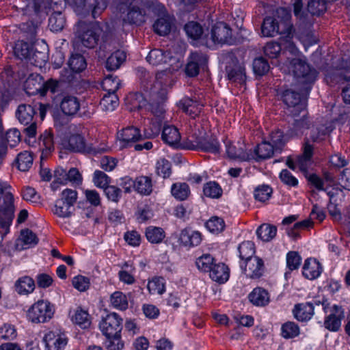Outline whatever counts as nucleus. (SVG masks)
Returning <instances> with one entry per match:
<instances>
[{"label": "nucleus", "instance_id": "f257e3e1", "mask_svg": "<svg viewBox=\"0 0 350 350\" xmlns=\"http://www.w3.org/2000/svg\"><path fill=\"white\" fill-rule=\"evenodd\" d=\"M286 49L284 53H288L292 56V59L288 64H282L280 70L284 73H292L297 78H303V83L313 81L316 76L315 70H312L306 64L305 57L299 55L289 35L286 36Z\"/></svg>", "mask_w": 350, "mask_h": 350}, {"label": "nucleus", "instance_id": "f03ea898", "mask_svg": "<svg viewBox=\"0 0 350 350\" xmlns=\"http://www.w3.org/2000/svg\"><path fill=\"white\" fill-rule=\"evenodd\" d=\"M308 180L317 190L326 192L330 200L327 207L328 211L334 220H339L341 214L335 202L338 199L341 200L344 197V193L341 188L335 184L333 177L330 174H325L324 180H321L316 174H311Z\"/></svg>", "mask_w": 350, "mask_h": 350}, {"label": "nucleus", "instance_id": "7ed1b4c3", "mask_svg": "<svg viewBox=\"0 0 350 350\" xmlns=\"http://www.w3.org/2000/svg\"><path fill=\"white\" fill-rule=\"evenodd\" d=\"M55 306L46 299H39L25 310L26 320L32 324H44L53 319Z\"/></svg>", "mask_w": 350, "mask_h": 350}, {"label": "nucleus", "instance_id": "20e7f679", "mask_svg": "<svg viewBox=\"0 0 350 350\" xmlns=\"http://www.w3.org/2000/svg\"><path fill=\"white\" fill-rule=\"evenodd\" d=\"M15 207L11 187L0 182V226L5 231L14 217Z\"/></svg>", "mask_w": 350, "mask_h": 350}, {"label": "nucleus", "instance_id": "39448f33", "mask_svg": "<svg viewBox=\"0 0 350 350\" xmlns=\"http://www.w3.org/2000/svg\"><path fill=\"white\" fill-rule=\"evenodd\" d=\"M79 31L74 42L75 47L79 49L81 46L93 48L98 42L102 29L98 23L88 25L80 24Z\"/></svg>", "mask_w": 350, "mask_h": 350}, {"label": "nucleus", "instance_id": "423d86ee", "mask_svg": "<svg viewBox=\"0 0 350 350\" xmlns=\"http://www.w3.org/2000/svg\"><path fill=\"white\" fill-rule=\"evenodd\" d=\"M146 59L152 66L167 64L166 68L169 72L178 70L182 66V57L180 54H176L172 56L170 53H165L161 49H154L150 51Z\"/></svg>", "mask_w": 350, "mask_h": 350}, {"label": "nucleus", "instance_id": "0eeeda50", "mask_svg": "<svg viewBox=\"0 0 350 350\" xmlns=\"http://www.w3.org/2000/svg\"><path fill=\"white\" fill-rule=\"evenodd\" d=\"M64 146L66 148L74 152H80L92 154L101 153L109 149V147L105 144H101L98 147L88 144L84 137L81 134L79 133L71 135L68 137V140L64 142Z\"/></svg>", "mask_w": 350, "mask_h": 350}, {"label": "nucleus", "instance_id": "6e6552de", "mask_svg": "<svg viewBox=\"0 0 350 350\" xmlns=\"http://www.w3.org/2000/svg\"><path fill=\"white\" fill-rule=\"evenodd\" d=\"M57 87V82L54 80H49L46 83L43 82L42 77L38 74L30 75L24 83L25 92L29 94L40 93L44 96L47 92L54 93Z\"/></svg>", "mask_w": 350, "mask_h": 350}, {"label": "nucleus", "instance_id": "1a4fd4ad", "mask_svg": "<svg viewBox=\"0 0 350 350\" xmlns=\"http://www.w3.org/2000/svg\"><path fill=\"white\" fill-rule=\"evenodd\" d=\"M46 350H64L68 338L66 334L59 329L47 330L43 336Z\"/></svg>", "mask_w": 350, "mask_h": 350}, {"label": "nucleus", "instance_id": "9d476101", "mask_svg": "<svg viewBox=\"0 0 350 350\" xmlns=\"http://www.w3.org/2000/svg\"><path fill=\"white\" fill-rule=\"evenodd\" d=\"M99 329L105 336L121 334L122 319L116 312H110L103 317L99 323Z\"/></svg>", "mask_w": 350, "mask_h": 350}, {"label": "nucleus", "instance_id": "9b49d317", "mask_svg": "<svg viewBox=\"0 0 350 350\" xmlns=\"http://www.w3.org/2000/svg\"><path fill=\"white\" fill-rule=\"evenodd\" d=\"M209 44H206L211 47L213 44H232L234 40L232 37L231 29L229 27L221 22L217 23L212 28L210 38L208 37Z\"/></svg>", "mask_w": 350, "mask_h": 350}, {"label": "nucleus", "instance_id": "f8f14e48", "mask_svg": "<svg viewBox=\"0 0 350 350\" xmlns=\"http://www.w3.org/2000/svg\"><path fill=\"white\" fill-rule=\"evenodd\" d=\"M240 267L245 275L250 278H258L264 271L263 260L258 256L240 262Z\"/></svg>", "mask_w": 350, "mask_h": 350}, {"label": "nucleus", "instance_id": "ddd939ff", "mask_svg": "<svg viewBox=\"0 0 350 350\" xmlns=\"http://www.w3.org/2000/svg\"><path fill=\"white\" fill-rule=\"evenodd\" d=\"M312 147L306 144L304 148L303 155L297 157L295 161L290 158L288 159L286 164L293 170H299L303 172H306L312 164Z\"/></svg>", "mask_w": 350, "mask_h": 350}, {"label": "nucleus", "instance_id": "4468645a", "mask_svg": "<svg viewBox=\"0 0 350 350\" xmlns=\"http://www.w3.org/2000/svg\"><path fill=\"white\" fill-rule=\"evenodd\" d=\"M68 317L72 323L83 329H88L92 325V318L87 310L76 307L70 310Z\"/></svg>", "mask_w": 350, "mask_h": 350}, {"label": "nucleus", "instance_id": "2eb2a0df", "mask_svg": "<svg viewBox=\"0 0 350 350\" xmlns=\"http://www.w3.org/2000/svg\"><path fill=\"white\" fill-rule=\"evenodd\" d=\"M178 239L181 245L191 247L200 244L202 235L199 231L186 228L180 232Z\"/></svg>", "mask_w": 350, "mask_h": 350}, {"label": "nucleus", "instance_id": "dca6fc26", "mask_svg": "<svg viewBox=\"0 0 350 350\" xmlns=\"http://www.w3.org/2000/svg\"><path fill=\"white\" fill-rule=\"evenodd\" d=\"M193 150H201L213 154L219 152L220 146L217 140L214 137H200L197 138L196 141L189 147Z\"/></svg>", "mask_w": 350, "mask_h": 350}, {"label": "nucleus", "instance_id": "f3484780", "mask_svg": "<svg viewBox=\"0 0 350 350\" xmlns=\"http://www.w3.org/2000/svg\"><path fill=\"white\" fill-rule=\"evenodd\" d=\"M142 138L137 128L130 126L122 129L117 134V139L121 148H126Z\"/></svg>", "mask_w": 350, "mask_h": 350}, {"label": "nucleus", "instance_id": "a211bd4d", "mask_svg": "<svg viewBox=\"0 0 350 350\" xmlns=\"http://www.w3.org/2000/svg\"><path fill=\"white\" fill-rule=\"evenodd\" d=\"M225 144L226 153L232 159L244 161H249L254 157L253 154H249L248 150L244 144H239V146H237L230 141L225 142Z\"/></svg>", "mask_w": 350, "mask_h": 350}, {"label": "nucleus", "instance_id": "6ab92c4d", "mask_svg": "<svg viewBox=\"0 0 350 350\" xmlns=\"http://www.w3.org/2000/svg\"><path fill=\"white\" fill-rule=\"evenodd\" d=\"M282 99L288 107L294 108L292 111L294 116L297 114V111H303L304 114L302 116L304 117L305 111L304 109L305 108V104L302 102L301 95L299 94L288 90L283 93Z\"/></svg>", "mask_w": 350, "mask_h": 350}, {"label": "nucleus", "instance_id": "aec40b11", "mask_svg": "<svg viewBox=\"0 0 350 350\" xmlns=\"http://www.w3.org/2000/svg\"><path fill=\"white\" fill-rule=\"evenodd\" d=\"M280 33L279 16L266 17L261 25L260 35L262 37H274Z\"/></svg>", "mask_w": 350, "mask_h": 350}, {"label": "nucleus", "instance_id": "412c9836", "mask_svg": "<svg viewBox=\"0 0 350 350\" xmlns=\"http://www.w3.org/2000/svg\"><path fill=\"white\" fill-rule=\"evenodd\" d=\"M323 271L321 263L315 258H308L303 267V275L309 280H314L320 276Z\"/></svg>", "mask_w": 350, "mask_h": 350}, {"label": "nucleus", "instance_id": "4be33fe9", "mask_svg": "<svg viewBox=\"0 0 350 350\" xmlns=\"http://www.w3.org/2000/svg\"><path fill=\"white\" fill-rule=\"evenodd\" d=\"M187 36L193 40H200L202 44H209L208 36L204 34L201 25L196 22H189L185 26Z\"/></svg>", "mask_w": 350, "mask_h": 350}, {"label": "nucleus", "instance_id": "5701e85b", "mask_svg": "<svg viewBox=\"0 0 350 350\" xmlns=\"http://www.w3.org/2000/svg\"><path fill=\"white\" fill-rule=\"evenodd\" d=\"M344 317L342 308L336 305H334L332 308L331 314L326 318L325 321V327L331 330L336 331L341 325V319Z\"/></svg>", "mask_w": 350, "mask_h": 350}, {"label": "nucleus", "instance_id": "b1692460", "mask_svg": "<svg viewBox=\"0 0 350 350\" xmlns=\"http://www.w3.org/2000/svg\"><path fill=\"white\" fill-rule=\"evenodd\" d=\"M16 292L21 295H28L32 293L36 288L35 282L29 276L20 277L14 284Z\"/></svg>", "mask_w": 350, "mask_h": 350}, {"label": "nucleus", "instance_id": "393cba45", "mask_svg": "<svg viewBox=\"0 0 350 350\" xmlns=\"http://www.w3.org/2000/svg\"><path fill=\"white\" fill-rule=\"evenodd\" d=\"M248 299L256 306H265L269 303L270 295L265 288L256 287L248 295Z\"/></svg>", "mask_w": 350, "mask_h": 350}, {"label": "nucleus", "instance_id": "a878e982", "mask_svg": "<svg viewBox=\"0 0 350 350\" xmlns=\"http://www.w3.org/2000/svg\"><path fill=\"white\" fill-rule=\"evenodd\" d=\"M38 242L36 235L27 229L22 230L19 238L16 240V247L22 250L36 245Z\"/></svg>", "mask_w": 350, "mask_h": 350}, {"label": "nucleus", "instance_id": "bb28decb", "mask_svg": "<svg viewBox=\"0 0 350 350\" xmlns=\"http://www.w3.org/2000/svg\"><path fill=\"white\" fill-rule=\"evenodd\" d=\"M161 137L165 143L171 146H176L181 139L178 129L172 125H166L163 127Z\"/></svg>", "mask_w": 350, "mask_h": 350}, {"label": "nucleus", "instance_id": "cd10ccee", "mask_svg": "<svg viewBox=\"0 0 350 350\" xmlns=\"http://www.w3.org/2000/svg\"><path fill=\"white\" fill-rule=\"evenodd\" d=\"M60 107L64 113L72 116L79 111L81 107L83 109V105L75 96H66L62 100Z\"/></svg>", "mask_w": 350, "mask_h": 350}, {"label": "nucleus", "instance_id": "c85d7f7f", "mask_svg": "<svg viewBox=\"0 0 350 350\" xmlns=\"http://www.w3.org/2000/svg\"><path fill=\"white\" fill-rule=\"evenodd\" d=\"M210 278L219 283L226 282L230 275L228 267L224 263L215 264L210 273Z\"/></svg>", "mask_w": 350, "mask_h": 350}, {"label": "nucleus", "instance_id": "c756f323", "mask_svg": "<svg viewBox=\"0 0 350 350\" xmlns=\"http://www.w3.org/2000/svg\"><path fill=\"white\" fill-rule=\"evenodd\" d=\"M275 148L269 142H264L259 144L254 152L250 150L249 154H253L254 157L252 159L256 161L269 159L273 155Z\"/></svg>", "mask_w": 350, "mask_h": 350}, {"label": "nucleus", "instance_id": "7c9ffc66", "mask_svg": "<svg viewBox=\"0 0 350 350\" xmlns=\"http://www.w3.org/2000/svg\"><path fill=\"white\" fill-rule=\"evenodd\" d=\"M178 107L188 115L194 118L198 116L201 111L202 105L198 102L189 98H184L178 103Z\"/></svg>", "mask_w": 350, "mask_h": 350}, {"label": "nucleus", "instance_id": "2f4dec72", "mask_svg": "<svg viewBox=\"0 0 350 350\" xmlns=\"http://www.w3.org/2000/svg\"><path fill=\"white\" fill-rule=\"evenodd\" d=\"M293 314L295 317L299 321H308L311 319L314 314V307L309 303L300 304L295 306Z\"/></svg>", "mask_w": 350, "mask_h": 350}, {"label": "nucleus", "instance_id": "473e14b6", "mask_svg": "<svg viewBox=\"0 0 350 350\" xmlns=\"http://www.w3.org/2000/svg\"><path fill=\"white\" fill-rule=\"evenodd\" d=\"M35 114L34 108L29 105H21L18 106L16 116L21 124L27 125L30 124Z\"/></svg>", "mask_w": 350, "mask_h": 350}, {"label": "nucleus", "instance_id": "72a5a7b5", "mask_svg": "<svg viewBox=\"0 0 350 350\" xmlns=\"http://www.w3.org/2000/svg\"><path fill=\"white\" fill-rule=\"evenodd\" d=\"M39 146L42 150L41 159H43L53 150V136L50 131H45L41 135Z\"/></svg>", "mask_w": 350, "mask_h": 350}, {"label": "nucleus", "instance_id": "f704fd0d", "mask_svg": "<svg viewBox=\"0 0 350 350\" xmlns=\"http://www.w3.org/2000/svg\"><path fill=\"white\" fill-rule=\"evenodd\" d=\"M206 59L198 53H192L187 64L185 72L189 76L193 77L199 72V64L205 63Z\"/></svg>", "mask_w": 350, "mask_h": 350}, {"label": "nucleus", "instance_id": "c9c22d12", "mask_svg": "<svg viewBox=\"0 0 350 350\" xmlns=\"http://www.w3.org/2000/svg\"><path fill=\"white\" fill-rule=\"evenodd\" d=\"M145 12L138 7L133 6L129 10L126 16L124 18V21L139 25L142 24L145 21Z\"/></svg>", "mask_w": 350, "mask_h": 350}, {"label": "nucleus", "instance_id": "e433bc0d", "mask_svg": "<svg viewBox=\"0 0 350 350\" xmlns=\"http://www.w3.org/2000/svg\"><path fill=\"white\" fill-rule=\"evenodd\" d=\"M172 18L169 15L165 14L163 16L157 19L154 24L155 32L161 36L167 34L171 29Z\"/></svg>", "mask_w": 350, "mask_h": 350}, {"label": "nucleus", "instance_id": "4c0bfd02", "mask_svg": "<svg viewBox=\"0 0 350 350\" xmlns=\"http://www.w3.org/2000/svg\"><path fill=\"white\" fill-rule=\"evenodd\" d=\"M241 261L254 257L255 246L253 242L245 241L240 243L237 248Z\"/></svg>", "mask_w": 350, "mask_h": 350}, {"label": "nucleus", "instance_id": "58836bf2", "mask_svg": "<svg viewBox=\"0 0 350 350\" xmlns=\"http://www.w3.org/2000/svg\"><path fill=\"white\" fill-rule=\"evenodd\" d=\"M147 288L152 295H162L165 291V282L163 278L154 277L150 279Z\"/></svg>", "mask_w": 350, "mask_h": 350}, {"label": "nucleus", "instance_id": "ea45409f", "mask_svg": "<svg viewBox=\"0 0 350 350\" xmlns=\"http://www.w3.org/2000/svg\"><path fill=\"white\" fill-rule=\"evenodd\" d=\"M110 303L113 308L119 310H125L129 306L127 296L120 291H116L111 295Z\"/></svg>", "mask_w": 350, "mask_h": 350}, {"label": "nucleus", "instance_id": "a19ab883", "mask_svg": "<svg viewBox=\"0 0 350 350\" xmlns=\"http://www.w3.org/2000/svg\"><path fill=\"white\" fill-rule=\"evenodd\" d=\"M33 157L28 151H23L19 153L15 160L17 168L22 172H26L31 167Z\"/></svg>", "mask_w": 350, "mask_h": 350}, {"label": "nucleus", "instance_id": "79ce46f5", "mask_svg": "<svg viewBox=\"0 0 350 350\" xmlns=\"http://www.w3.org/2000/svg\"><path fill=\"white\" fill-rule=\"evenodd\" d=\"M147 240L151 243H159L165 238L164 230L159 227L149 226L145 232Z\"/></svg>", "mask_w": 350, "mask_h": 350}, {"label": "nucleus", "instance_id": "37998d69", "mask_svg": "<svg viewBox=\"0 0 350 350\" xmlns=\"http://www.w3.org/2000/svg\"><path fill=\"white\" fill-rule=\"evenodd\" d=\"M125 59V53L122 51H117L107 58L106 68L110 70H116L120 66Z\"/></svg>", "mask_w": 350, "mask_h": 350}, {"label": "nucleus", "instance_id": "c03bdc74", "mask_svg": "<svg viewBox=\"0 0 350 350\" xmlns=\"http://www.w3.org/2000/svg\"><path fill=\"white\" fill-rule=\"evenodd\" d=\"M118 98L114 93H108L105 95L100 102V106L103 111H112L118 105Z\"/></svg>", "mask_w": 350, "mask_h": 350}, {"label": "nucleus", "instance_id": "a18cd8bd", "mask_svg": "<svg viewBox=\"0 0 350 350\" xmlns=\"http://www.w3.org/2000/svg\"><path fill=\"white\" fill-rule=\"evenodd\" d=\"M126 103L130 105L129 107L131 111L142 109L147 105L146 100L144 98V95L140 93L132 94L128 96Z\"/></svg>", "mask_w": 350, "mask_h": 350}, {"label": "nucleus", "instance_id": "49530a36", "mask_svg": "<svg viewBox=\"0 0 350 350\" xmlns=\"http://www.w3.org/2000/svg\"><path fill=\"white\" fill-rule=\"evenodd\" d=\"M225 222L221 217H211L205 224L206 228L213 234L221 232L225 228Z\"/></svg>", "mask_w": 350, "mask_h": 350}, {"label": "nucleus", "instance_id": "de8ad7c7", "mask_svg": "<svg viewBox=\"0 0 350 350\" xmlns=\"http://www.w3.org/2000/svg\"><path fill=\"white\" fill-rule=\"evenodd\" d=\"M277 229L275 226L267 224L261 225L256 233L259 239L263 241H269L276 235Z\"/></svg>", "mask_w": 350, "mask_h": 350}, {"label": "nucleus", "instance_id": "09e8293b", "mask_svg": "<svg viewBox=\"0 0 350 350\" xmlns=\"http://www.w3.org/2000/svg\"><path fill=\"white\" fill-rule=\"evenodd\" d=\"M152 187L151 180L147 176L138 177L134 182V187L141 194H150L152 191Z\"/></svg>", "mask_w": 350, "mask_h": 350}, {"label": "nucleus", "instance_id": "8fccbe9b", "mask_svg": "<svg viewBox=\"0 0 350 350\" xmlns=\"http://www.w3.org/2000/svg\"><path fill=\"white\" fill-rule=\"evenodd\" d=\"M68 66L73 72H79L85 69L87 64L82 55L72 54L68 61Z\"/></svg>", "mask_w": 350, "mask_h": 350}, {"label": "nucleus", "instance_id": "3c124183", "mask_svg": "<svg viewBox=\"0 0 350 350\" xmlns=\"http://www.w3.org/2000/svg\"><path fill=\"white\" fill-rule=\"evenodd\" d=\"M197 268L204 272H209L215 265L213 258L209 254H203L196 259Z\"/></svg>", "mask_w": 350, "mask_h": 350}, {"label": "nucleus", "instance_id": "603ef678", "mask_svg": "<svg viewBox=\"0 0 350 350\" xmlns=\"http://www.w3.org/2000/svg\"><path fill=\"white\" fill-rule=\"evenodd\" d=\"M171 191L172 196L179 200L187 199L190 193L189 188L185 183L174 184L172 187Z\"/></svg>", "mask_w": 350, "mask_h": 350}, {"label": "nucleus", "instance_id": "864d4df0", "mask_svg": "<svg viewBox=\"0 0 350 350\" xmlns=\"http://www.w3.org/2000/svg\"><path fill=\"white\" fill-rule=\"evenodd\" d=\"M272 189L267 185H262L257 187L254 191V196L259 202H266L272 195Z\"/></svg>", "mask_w": 350, "mask_h": 350}, {"label": "nucleus", "instance_id": "5fc2aeb1", "mask_svg": "<svg viewBox=\"0 0 350 350\" xmlns=\"http://www.w3.org/2000/svg\"><path fill=\"white\" fill-rule=\"evenodd\" d=\"M72 286L79 292L86 291L90 286V280L84 275H78L72 279Z\"/></svg>", "mask_w": 350, "mask_h": 350}, {"label": "nucleus", "instance_id": "6e6d98bb", "mask_svg": "<svg viewBox=\"0 0 350 350\" xmlns=\"http://www.w3.org/2000/svg\"><path fill=\"white\" fill-rule=\"evenodd\" d=\"M67 172L63 168H57L54 171L53 180L51 187L53 190L58 188L59 185H66L67 183Z\"/></svg>", "mask_w": 350, "mask_h": 350}, {"label": "nucleus", "instance_id": "4d7b16f0", "mask_svg": "<svg viewBox=\"0 0 350 350\" xmlns=\"http://www.w3.org/2000/svg\"><path fill=\"white\" fill-rule=\"evenodd\" d=\"M72 208V207L68 206V204H66L63 201H59L57 200L55 206L53 209V212L55 215L59 217L66 218L71 215Z\"/></svg>", "mask_w": 350, "mask_h": 350}, {"label": "nucleus", "instance_id": "13d9d810", "mask_svg": "<svg viewBox=\"0 0 350 350\" xmlns=\"http://www.w3.org/2000/svg\"><path fill=\"white\" fill-rule=\"evenodd\" d=\"M65 25V19L61 13H54L49 20V25L51 31H59L62 30Z\"/></svg>", "mask_w": 350, "mask_h": 350}, {"label": "nucleus", "instance_id": "bf43d9fd", "mask_svg": "<svg viewBox=\"0 0 350 350\" xmlns=\"http://www.w3.org/2000/svg\"><path fill=\"white\" fill-rule=\"evenodd\" d=\"M314 222L310 218L305 219L302 221L297 222L293 225V228L288 230V236L296 238L298 236V232L301 230L311 228Z\"/></svg>", "mask_w": 350, "mask_h": 350}, {"label": "nucleus", "instance_id": "052dcab7", "mask_svg": "<svg viewBox=\"0 0 350 350\" xmlns=\"http://www.w3.org/2000/svg\"><path fill=\"white\" fill-rule=\"evenodd\" d=\"M1 140L6 142L10 147H14L21 140V134L16 129H10L2 136Z\"/></svg>", "mask_w": 350, "mask_h": 350}, {"label": "nucleus", "instance_id": "680f3d73", "mask_svg": "<svg viewBox=\"0 0 350 350\" xmlns=\"http://www.w3.org/2000/svg\"><path fill=\"white\" fill-rule=\"evenodd\" d=\"M299 334V328L293 322H287L282 326V335L285 338H292Z\"/></svg>", "mask_w": 350, "mask_h": 350}, {"label": "nucleus", "instance_id": "e2e57ef3", "mask_svg": "<svg viewBox=\"0 0 350 350\" xmlns=\"http://www.w3.org/2000/svg\"><path fill=\"white\" fill-rule=\"evenodd\" d=\"M204 194L211 198H218L222 193V190L219 185L215 182H209L204 187Z\"/></svg>", "mask_w": 350, "mask_h": 350}, {"label": "nucleus", "instance_id": "0e129e2a", "mask_svg": "<svg viewBox=\"0 0 350 350\" xmlns=\"http://www.w3.org/2000/svg\"><path fill=\"white\" fill-rule=\"evenodd\" d=\"M15 55L19 59H29L31 57V51L27 43L18 42L14 49Z\"/></svg>", "mask_w": 350, "mask_h": 350}, {"label": "nucleus", "instance_id": "69168bd1", "mask_svg": "<svg viewBox=\"0 0 350 350\" xmlns=\"http://www.w3.org/2000/svg\"><path fill=\"white\" fill-rule=\"evenodd\" d=\"M119 79L112 75L106 77L102 82L103 88L108 92V93L115 94V92L119 88Z\"/></svg>", "mask_w": 350, "mask_h": 350}, {"label": "nucleus", "instance_id": "338daca9", "mask_svg": "<svg viewBox=\"0 0 350 350\" xmlns=\"http://www.w3.org/2000/svg\"><path fill=\"white\" fill-rule=\"evenodd\" d=\"M105 337L107 338L106 347L108 350H122L124 348V343L121 338V334Z\"/></svg>", "mask_w": 350, "mask_h": 350}, {"label": "nucleus", "instance_id": "774afa93", "mask_svg": "<svg viewBox=\"0 0 350 350\" xmlns=\"http://www.w3.org/2000/svg\"><path fill=\"white\" fill-rule=\"evenodd\" d=\"M268 62L262 57H258L254 60L253 70L257 75H263L269 70Z\"/></svg>", "mask_w": 350, "mask_h": 350}]
</instances>
